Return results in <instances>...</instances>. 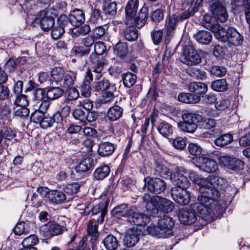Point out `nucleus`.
I'll return each mask as SVG.
<instances>
[{
	"mask_svg": "<svg viewBox=\"0 0 250 250\" xmlns=\"http://www.w3.org/2000/svg\"><path fill=\"white\" fill-rule=\"evenodd\" d=\"M139 232L136 229H132L128 230L124 241L125 244L128 247L134 246L140 239Z\"/></svg>",
	"mask_w": 250,
	"mask_h": 250,
	"instance_id": "obj_22",
	"label": "nucleus"
},
{
	"mask_svg": "<svg viewBox=\"0 0 250 250\" xmlns=\"http://www.w3.org/2000/svg\"><path fill=\"white\" fill-rule=\"evenodd\" d=\"M110 167L107 165L101 166L97 168L94 172V178L97 180H103L110 173Z\"/></svg>",
	"mask_w": 250,
	"mask_h": 250,
	"instance_id": "obj_38",
	"label": "nucleus"
},
{
	"mask_svg": "<svg viewBox=\"0 0 250 250\" xmlns=\"http://www.w3.org/2000/svg\"><path fill=\"white\" fill-rule=\"evenodd\" d=\"M178 99L180 102L186 104H196L200 101V97L196 94L182 93L178 95Z\"/></svg>",
	"mask_w": 250,
	"mask_h": 250,
	"instance_id": "obj_32",
	"label": "nucleus"
},
{
	"mask_svg": "<svg viewBox=\"0 0 250 250\" xmlns=\"http://www.w3.org/2000/svg\"><path fill=\"white\" fill-rule=\"evenodd\" d=\"M150 220L149 216L137 212L134 208L133 213H131V216L129 217L128 222L137 226H143L148 223Z\"/></svg>",
	"mask_w": 250,
	"mask_h": 250,
	"instance_id": "obj_20",
	"label": "nucleus"
},
{
	"mask_svg": "<svg viewBox=\"0 0 250 250\" xmlns=\"http://www.w3.org/2000/svg\"><path fill=\"white\" fill-rule=\"evenodd\" d=\"M233 140L231 134L226 133L217 137L214 141V144L217 146L223 147L230 144Z\"/></svg>",
	"mask_w": 250,
	"mask_h": 250,
	"instance_id": "obj_37",
	"label": "nucleus"
},
{
	"mask_svg": "<svg viewBox=\"0 0 250 250\" xmlns=\"http://www.w3.org/2000/svg\"><path fill=\"white\" fill-rule=\"evenodd\" d=\"M171 195L173 199L180 205H187L190 200V193L187 190L178 188H173L171 189Z\"/></svg>",
	"mask_w": 250,
	"mask_h": 250,
	"instance_id": "obj_13",
	"label": "nucleus"
},
{
	"mask_svg": "<svg viewBox=\"0 0 250 250\" xmlns=\"http://www.w3.org/2000/svg\"><path fill=\"white\" fill-rule=\"evenodd\" d=\"M194 37L199 43L205 45L208 44L212 38L211 32L205 30H199L194 35Z\"/></svg>",
	"mask_w": 250,
	"mask_h": 250,
	"instance_id": "obj_27",
	"label": "nucleus"
},
{
	"mask_svg": "<svg viewBox=\"0 0 250 250\" xmlns=\"http://www.w3.org/2000/svg\"><path fill=\"white\" fill-rule=\"evenodd\" d=\"M115 98L113 92L105 91L103 93L99 98L98 101L100 104H110L112 103Z\"/></svg>",
	"mask_w": 250,
	"mask_h": 250,
	"instance_id": "obj_48",
	"label": "nucleus"
},
{
	"mask_svg": "<svg viewBox=\"0 0 250 250\" xmlns=\"http://www.w3.org/2000/svg\"><path fill=\"white\" fill-rule=\"evenodd\" d=\"M64 33L63 27L59 26L57 24L52 29L51 35L53 39L57 40L59 39Z\"/></svg>",
	"mask_w": 250,
	"mask_h": 250,
	"instance_id": "obj_64",
	"label": "nucleus"
},
{
	"mask_svg": "<svg viewBox=\"0 0 250 250\" xmlns=\"http://www.w3.org/2000/svg\"><path fill=\"white\" fill-rule=\"evenodd\" d=\"M175 222V220L172 217L164 215L159 220L157 226L148 227V231L152 235L158 237L167 238L173 235Z\"/></svg>",
	"mask_w": 250,
	"mask_h": 250,
	"instance_id": "obj_2",
	"label": "nucleus"
},
{
	"mask_svg": "<svg viewBox=\"0 0 250 250\" xmlns=\"http://www.w3.org/2000/svg\"><path fill=\"white\" fill-rule=\"evenodd\" d=\"M197 11V7H190L188 9L187 11H185L181 13L178 16V20L179 21H183L184 20L188 19L190 16H193L194 13Z\"/></svg>",
	"mask_w": 250,
	"mask_h": 250,
	"instance_id": "obj_61",
	"label": "nucleus"
},
{
	"mask_svg": "<svg viewBox=\"0 0 250 250\" xmlns=\"http://www.w3.org/2000/svg\"><path fill=\"white\" fill-rule=\"evenodd\" d=\"M232 4L235 11H245L246 21L250 24V0H234Z\"/></svg>",
	"mask_w": 250,
	"mask_h": 250,
	"instance_id": "obj_18",
	"label": "nucleus"
},
{
	"mask_svg": "<svg viewBox=\"0 0 250 250\" xmlns=\"http://www.w3.org/2000/svg\"><path fill=\"white\" fill-rule=\"evenodd\" d=\"M178 217L180 222L186 225L192 224L197 220L195 211L186 208L179 209Z\"/></svg>",
	"mask_w": 250,
	"mask_h": 250,
	"instance_id": "obj_15",
	"label": "nucleus"
},
{
	"mask_svg": "<svg viewBox=\"0 0 250 250\" xmlns=\"http://www.w3.org/2000/svg\"><path fill=\"white\" fill-rule=\"evenodd\" d=\"M34 110L32 112L30 115L31 121L37 124H39L42 121L43 117L45 116V113L34 107Z\"/></svg>",
	"mask_w": 250,
	"mask_h": 250,
	"instance_id": "obj_55",
	"label": "nucleus"
},
{
	"mask_svg": "<svg viewBox=\"0 0 250 250\" xmlns=\"http://www.w3.org/2000/svg\"><path fill=\"white\" fill-rule=\"evenodd\" d=\"M189 178L194 183L198 186L199 187L197 189L200 194L205 192L206 188H204V185L207 183L205 178L200 177L193 171L189 172Z\"/></svg>",
	"mask_w": 250,
	"mask_h": 250,
	"instance_id": "obj_28",
	"label": "nucleus"
},
{
	"mask_svg": "<svg viewBox=\"0 0 250 250\" xmlns=\"http://www.w3.org/2000/svg\"><path fill=\"white\" fill-rule=\"evenodd\" d=\"M103 20V17L99 10L97 9H92V13L89 18L91 22L96 23L99 21H102Z\"/></svg>",
	"mask_w": 250,
	"mask_h": 250,
	"instance_id": "obj_63",
	"label": "nucleus"
},
{
	"mask_svg": "<svg viewBox=\"0 0 250 250\" xmlns=\"http://www.w3.org/2000/svg\"><path fill=\"white\" fill-rule=\"evenodd\" d=\"M63 94V90L57 87H51L45 91L42 88H37L34 90V96L36 99L42 100L46 94L48 100H55L60 97Z\"/></svg>",
	"mask_w": 250,
	"mask_h": 250,
	"instance_id": "obj_10",
	"label": "nucleus"
},
{
	"mask_svg": "<svg viewBox=\"0 0 250 250\" xmlns=\"http://www.w3.org/2000/svg\"><path fill=\"white\" fill-rule=\"evenodd\" d=\"M163 36V30H154L151 33V38L153 42L155 45H158L161 42Z\"/></svg>",
	"mask_w": 250,
	"mask_h": 250,
	"instance_id": "obj_59",
	"label": "nucleus"
},
{
	"mask_svg": "<svg viewBox=\"0 0 250 250\" xmlns=\"http://www.w3.org/2000/svg\"><path fill=\"white\" fill-rule=\"evenodd\" d=\"M62 86L65 88H69L74 84L76 79L75 74L71 72L69 74H64Z\"/></svg>",
	"mask_w": 250,
	"mask_h": 250,
	"instance_id": "obj_54",
	"label": "nucleus"
},
{
	"mask_svg": "<svg viewBox=\"0 0 250 250\" xmlns=\"http://www.w3.org/2000/svg\"><path fill=\"white\" fill-rule=\"evenodd\" d=\"M144 187H147L149 191L154 194H160L166 188L167 184L162 179L159 178L146 177L144 180Z\"/></svg>",
	"mask_w": 250,
	"mask_h": 250,
	"instance_id": "obj_9",
	"label": "nucleus"
},
{
	"mask_svg": "<svg viewBox=\"0 0 250 250\" xmlns=\"http://www.w3.org/2000/svg\"><path fill=\"white\" fill-rule=\"evenodd\" d=\"M148 15V8L144 6L138 15L134 19V23L138 28H142L146 23Z\"/></svg>",
	"mask_w": 250,
	"mask_h": 250,
	"instance_id": "obj_24",
	"label": "nucleus"
},
{
	"mask_svg": "<svg viewBox=\"0 0 250 250\" xmlns=\"http://www.w3.org/2000/svg\"><path fill=\"white\" fill-rule=\"evenodd\" d=\"M216 123V120L214 119L211 118H206L202 116V120L200 121L199 126L203 129H210L215 127Z\"/></svg>",
	"mask_w": 250,
	"mask_h": 250,
	"instance_id": "obj_44",
	"label": "nucleus"
},
{
	"mask_svg": "<svg viewBox=\"0 0 250 250\" xmlns=\"http://www.w3.org/2000/svg\"><path fill=\"white\" fill-rule=\"evenodd\" d=\"M36 21L40 22L41 28L44 31L49 30L55 23L54 18L48 15L45 11H42L38 15Z\"/></svg>",
	"mask_w": 250,
	"mask_h": 250,
	"instance_id": "obj_17",
	"label": "nucleus"
},
{
	"mask_svg": "<svg viewBox=\"0 0 250 250\" xmlns=\"http://www.w3.org/2000/svg\"><path fill=\"white\" fill-rule=\"evenodd\" d=\"M103 9L105 14L109 16H114L117 13V3L110 2L107 6L104 5Z\"/></svg>",
	"mask_w": 250,
	"mask_h": 250,
	"instance_id": "obj_50",
	"label": "nucleus"
},
{
	"mask_svg": "<svg viewBox=\"0 0 250 250\" xmlns=\"http://www.w3.org/2000/svg\"><path fill=\"white\" fill-rule=\"evenodd\" d=\"M207 53L202 50H197L192 47H186L180 57L179 60L188 66L197 65L202 62Z\"/></svg>",
	"mask_w": 250,
	"mask_h": 250,
	"instance_id": "obj_3",
	"label": "nucleus"
},
{
	"mask_svg": "<svg viewBox=\"0 0 250 250\" xmlns=\"http://www.w3.org/2000/svg\"><path fill=\"white\" fill-rule=\"evenodd\" d=\"M134 208L129 207L127 204H122L116 206L112 210V214L116 218L122 219V218H126L127 220L129 221V217L133 213Z\"/></svg>",
	"mask_w": 250,
	"mask_h": 250,
	"instance_id": "obj_14",
	"label": "nucleus"
},
{
	"mask_svg": "<svg viewBox=\"0 0 250 250\" xmlns=\"http://www.w3.org/2000/svg\"><path fill=\"white\" fill-rule=\"evenodd\" d=\"M179 22L178 16L176 14L169 15L167 18L165 25L166 35L165 42L166 44L169 42L170 38L175 34L177 24Z\"/></svg>",
	"mask_w": 250,
	"mask_h": 250,
	"instance_id": "obj_12",
	"label": "nucleus"
},
{
	"mask_svg": "<svg viewBox=\"0 0 250 250\" xmlns=\"http://www.w3.org/2000/svg\"><path fill=\"white\" fill-rule=\"evenodd\" d=\"M99 224L95 221V224L89 223L87 226V232L89 235L92 236V239L96 240L98 236V225Z\"/></svg>",
	"mask_w": 250,
	"mask_h": 250,
	"instance_id": "obj_62",
	"label": "nucleus"
},
{
	"mask_svg": "<svg viewBox=\"0 0 250 250\" xmlns=\"http://www.w3.org/2000/svg\"><path fill=\"white\" fill-rule=\"evenodd\" d=\"M171 181L175 185L174 188H178L184 190H187V188L190 186V182L186 176H182L181 178H176L175 180Z\"/></svg>",
	"mask_w": 250,
	"mask_h": 250,
	"instance_id": "obj_43",
	"label": "nucleus"
},
{
	"mask_svg": "<svg viewBox=\"0 0 250 250\" xmlns=\"http://www.w3.org/2000/svg\"><path fill=\"white\" fill-rule=\"evenodd\" d=\"M39 243V239L36 235H31L25 238L22 242L23 247H34Z\"/></svg>",
	"mask_w": 250,
	"mask_h": 250,
	"instance_id": "obj_51",
	"label": "nucleus"
},
{
	"mask_svg": "<svg viewBox=\"0 0 250 250\" xmlns=\"http://www.w3.org/2000/svg\"><path fill=\"white\" fill-rule=\"evenodd\" d=\"M204 26L208 29L210 30L214 33L215 38L223 42H225L228 39V29L226 30L224 28L218 24H214L210 21L209 16L205 17Z\"/></svg>",
	"mask_w": 250,
	"mask_h": 250,
	"instance_id": "obj_7",
	"label": "nucleus"
},
{
	"mask_svg": "<svg viewBox=\"0 0 250 250\" xmlns=\"http://www.w3.org/2000/svg\"><path fill=\"white\" fill-rule=\"evenodd\" d=\"M115 147L112 143L108 142H102L99 146L98 153L102 157L108 156L113 153Z\"/></svg>",
	"mask_w": 250,
	"mask_h": 250,
	"instance_id": "obj_26",
	"label": "nucleus"
},
{
	"mask_svg": "<svg viewBox=\"0 0 250 250\" xmlns=\"http://www.w3.org/2000/svg\"><path fill=\"white\" fill-rule=\"evenodd\" d=\"M214 198H209L206 195L200 194L197 198V202L195 203L194 208L197 210V214L199 217L207 220L211 217V209L208 207L210 200H216Z\"/></svg>",
	"mask_w": 250,
	"mask_h": 250,
	"instance_id": "obj_6",
	"label": "nucleus"
},
{
	"mask_svg": "<svg viewBox=\"0 0 250 250\" xmlns=\"http://www.w3.org/2000/svg\"><path fill=\"white\" fill-rule=\"evenodd\" d=\"M124 36L125 39L128 41H136L138 37V31L133 26H127L124 30Z\"/></svg>",
	"mask_w": 250,
	"mask_h": 250,
	"instance_id": "obj_41",
	"label": "nucleus"
},
{
	"mask_svg": "<svg viewBox=\"0 0 250 250\" xmlns=\"http://www.w3.org/2000/svg\"><path fill=\"white\" fill-rule=\"evenodd\" d=\"M188 173L187 170L183 167H176L174 173L171 172L170 180H175L176 178H181L182 176H186Z\"/></svg>",
	"mask_w": 250,
	"mask_h": 250,
	"instance_id": "obj_60",
	"label": "nucleus"
},
{
	"mask_svg": "<svg viewBox=\"0 0 250 250\" xmlns=\"http://www.w3.org/2000/svg\"><path fill=\"white\" fill-rule=\"evenodd\" d=\"M188 73L195 79L203 80L206 78V72L197 68H192L189 69Z\"/></svg>",
	"mask_w": 250,
	"mask_h": 250,
	"instance_id": "obj_47",
	"label": "nucleus"
},
{
	"mask_svg": "<svg viewBox=\"0 0 250 250\" xmlns=\"http://www.w3.org/2000/svg\"><path fill=\"white\" fill-rule=\"evenodd\" d=\"M202 163L199 166L201 170L208 173H213L217 170L218 165L215 161L206 157L202 158Z\"/></svg>",
	"mask_w": 250,
	"mask_h": 250,
	"instance_id": "obj_25",
	"label": "nucleus"
},
{
	"mask_svg": "<svg viewBox=\"0 0 250 250\" xmlns=\"http://www.w3.org/2000/svg\"><path fill=\"white\" fill-rule=\"evenodd\" d=\"M164 17V10L162 9H157L152 12L150 18L152 21L158 23L161 21Z\"/></svg>",
	"mask_w": 250,
	"mask_h": 250,
	"instance_id": "obj_57",
	"label": "nucleus"
},
{
	"mask_svg": "<svg viewBox=\"0 0 250 250\" xmlns=\"http://www.w3.org/2000/svg\"><path fill=\"white\" fill-rule=\"evenodd\" d=\"M189 90L196 95L204 94L207 92V85L201 82H192L190 83L188 87Z\"/></svg>",
	"mask_w": 250,
	"mask_h": 250,
	"instance_id": "obj_31",
	"label": "nucleus"
},
{
	"mask_svg": "<svg viewBox=\"0 0 250 250\" xmlns=\"http://www.w3.org/2000/svg\"><path fill=\"white\" fill-rule=\"evenodd\" d=\"M51 84H58L62 82L64 76V72L61 67H55L50 72Z\"/></svg>",
	"mask_w": 250,
	"mask_h": 250,
	"instance_id": "obj_35",
	"label": "nucleus"
},
{
	"mask_svg": "<svg viewBox=\"0 0 250 250\" xmlns=\"http://www.w3.org/2000/svg\"><path fill=\"white\" fill-rule=\"evenodd\" d=\"M154 174L164 178L170 180L171 172L169 169L165 166L157 163L154 169Z\"/></svg>",
	"mask_w": 250,
	"mask_h": 250,
	"instance_id": "obj_39",
	"label": "nucleus"
},
{
	"mask_svg": "<svg viewBox=\"0 0 250 250\" xmlns=\"http://www.w3.org/2000/svg\"><path fill=\"white\" fill-rule=\"evenodd\" d=\"M66 99L64 100L65 103H67L70 101L76 100L79 96L78 90L74 87L69 88L65 94Z\"/></svg>",
	"mask_w": 250,
	"mask_h": 250,
	"instance_id": "obj_52",
	"label": "nucleus"
},
{
	"mask_svg": "<svg viewBox=\"0 0 250 250\" xmlns=\"http://www.w3.org/2000/svg\"><path fill=\"white\" fill-rule=\"evenodd\" d=\"M69 23L74 26H79L83 23L85 20V14L80 9L75 8L70 12Z\"/></svg>",
	"mask_w": 250,
	"mask_h": 250,
	"instance_id": "obj_19",
	"label": "nucleus"
},
{
	"mask_svg": "<svg viewBox=\"0 0 250 250\" xmlns=\"http://www.w3.org/2000/svg\"><path fill=\"white\" fill-rule=\"evenodd\" d=\"M182 122L178 124V127L182 131L188 133L194 132L200 124L202 116L194 113L186 112L182 115Z\"/></svg>",
	"mask_w": 250,
	"mask_h": 250,
	"instance_id": "obj_5",
	"label": "nucleus"
},
{
	"mask_svg": "<svg viewBox=\"0 0 250 250\" xmlns=\"http://www.w3.org/2000/svg\"><path fill=\"white\" fill-rule=\"evenodd\" d=\"M138 7V0H129L125 7L126 18L132 19L136 15Z\"/></svg>",
	"mask_w": 250,
	"mask_h": 250,
	"instance_id": "obj_33",
	"label": "nucleus"
},
{
	"mask_svg": "<svg viewBox=\"0 0 250 250\" xmlns=\"http://www.w3.org/2000/svg\"><path fill=\"white\" fill-rule=\"evenodd\" d=\"M107 204L100 203L92 208L90 210L87 207L85 208L84 213L86 215L91 211L93 215L100 214L99 217L96 219V222L98 224L102 223L104 220V216L107 211Z\"/></svg>",
	"mask_w": 250,
	"mask_h": 250,
	"instance_id": "obj_16",
	"label": "nucleus"
},
{
	"mask_svg": "<svg viewBox=\"0 0 250 250\" xmlns=\"http://www.w3.org/2000/svg\"><path fill=\"white\" fill-rule=\"evenodd\" d=\"M48 199L50 202L58 204L62 203L66 199L65 193L58 190H51L48 194Z\"/></svg>",
	"mask_w": 250,
	"mask_h": 250,
	"instance_id": "obj_29",
	"label": "nucleus"
},
{
	"mask_svg": "<svg viewBox=\"0 0 250 250\" xmlns=\"http://www.w3.org/2000/svg\"><path fill=\"white\" fill-rule=\"evenodd\" d=\"M211 87L216 91H224L227 89L228 84L224 79L217 80L212 83Z\"/></svg>",
	"mask_w": 250,
	"mask_h": 250,
	"instance_id": "obj_45",
	"label": "nucleus"
},
{
	"mask_svg": "<svg viewBox=\"0 0 250 250\" xmlns=\"http://www.w3.org/2000/svg\"><path fill=\"white\" fill-rule=\"evenodd\" d=\"M210 10L217 21L223 23L228 20L229 14L225 7L220 2H213L210 6Z\"/></svg>",
	"mask_w": 250,
	"mask_h": 250,
	"instance_id": "obj_11",
	"label": "nucleus"
},
{
	"mask_svg": "<svg viewBox=\"0 0 250 250\" xmlns=\"http://www.w3.org/2000/svg\"><path fill=\"white\" fill-rule=\"evenodd\" d=\"M205 180L207 183L204 185V188H206V189L202 194L208 195L209 198H219L221 193L218 189H223L225 188V180L214 175L208 176L205 178Z\"/></svg>",
	"mask_w": 250,
	"mask_h": 250,
	"instance_id": "obj_4",
	"label": "nucleus"
},
{
	"mask_svg": "<svg viewBox=\"0 0 250 250\" xmlns=\"http://www.w3.org/2000/svg\"><path fill=\"white\" fill-rule=\"evenodd\" d=\"M227 41L229 43L234 46L241 45L243 41V37L235 29L232 27L228 28Z\"/></svg>",
	"mask_w": 250,
	"mask_h": 250,
	"instance_id": "obj_21",
	"label": "nucleus"
},
{
	"mask_svg": "<svg viewBox=\"0 0 250 250\" xmlns=\"http://www.w3.org/2000/svg\"><path fill=\"white\" fill-rule=\"evenodd\" d=\"M38 101L40 100L37 102L38 104L34 106V107L37 108L38 110L42 111V113H45L50 105V101L49 100H37Z\"/></svg>",
	"mask_w": 250,
	"mask_h": 250,
	"instance_id": "obj_56",
	"label": "nucleus"
},
{
	"mask_svg": "<svg viewBox=\"0 0 250 250\" xmlns=\"http://www.w3.org/2000/svg\"><path fill=\"white\" fill-rule=\"evenodd\" d=\"M106 250H116L119 246L117 238L113 235H107L102 242Z\"/></svg>",
	"mask_w": 250,
	"mask_h": 250,
	"instance_id": "obj_30",
	"label": "nucleus"
},
{
	"mask_svg": "<svg viewBox=\"0 0 250 250\" xmlns=\"http://www.w3.org/2000/svg\"><path fill=\"white\" fill-rule=\"evenodd\" d=\"M94 165V162L92 158L86 157L76 166V170L79 172H85L91 168Z\"/></svg>",
	"mask_w": 250,
	"mask_h": 250,
	"instance_id": "obj_34",
	"label": "nucleus"
},
{
	"mask_svg": "<svg viewBox=\"0 0 250 250\" xmlns=\"http://www.w3.org/2000/svg\"><path fill=\"white\" fill-rule=\"evenodd\" d=\"M66 230L64 226L59 224L49 222L40 228V232L46 238H50L53 236L61 234Z\"/></svg>",
	"mask_w": 250,
	"mask_h": 250,
	"instance_id": "obj_8",
	"label": "nucleus"
},
{
	"mask_svg": "<svg viewBox=\"0 0 250 250\" xmlns=\"http://www.w3.org/2000/svg\"><path fill=\"white\" fill-rule=\"evenodd\" d=\"M123 111V107L117 104L116 103L113 106L108 109L107 111L106 116L109 120L116 121L122 117Z\"/></svg>",
	"mask_w": 250,
	"mask_h": 250,
	"instance_id": "obj_23",
	"label": "nucleus"
},
{
	"mask_svg": "<svg viewBox=\"0 0 250 250\" xmlns=\"http://www.w3.org/2000/svg\"><path fill=\"white\" fill-rule=\"evenodd\" d=\"M122 80L125 87H131L136 82L137 76L135 74L129 72L122 75Z\"/></svg>",
	"mask_w": 250,
	"mask_h": 250,
	"instance_id": "obj_40",
	"label": "nucleus"
},
{
	"mask_svg": "<svg viewBox=\"0 0 250 250\" xmlns=\"http://www.w3.org/2000/svg\"><path fill=\"white\" fill-rule=\"evenodd\" d=\"M157 130L164 137H167L172 134L173 127L168 123L162 121L157 125Z\"/></svg>",
	"mask_w": 250,
	"mask_h": 250,
	"instance_id": "obj_36",
	"label": "nucleus"
},
{
	"mask_svg": "<svg viewBox=\"0 0 250 250\" xmlns=\"http://www.w3.org/2000/svg\"><path fill=\"white\" fill-rule=\"evenodd\" d=\"M80 185L77 183L67 184L63 188L64 191L70 195L76 194L79 191Z\"/></svg>",
	"mask_w": 250,
	"mask_h": 250,
	"instance_id": "obj_58",
	"label": "nucleus"
},
{
	"mask_svg": "<svg viewBox=\"0 0 250 250\" xmlns=\"http://www.w3.org/2000/svg\"><path fill=\"white\" fill-rule=\"evenodd\" d=\"M93 88L96 91H105L110 87V83L108 80L103 79L93 83Z\"/></svg>",
	"mask_w": 250,
	"mask_h": 250,
	"instance_id": "obj_46",
	"label": "nucleus"
},
{
	"mask_svg": "<svg viewBox=\"0 0 250 250\" xmlns=\"http://www.w3.org/2000/svg\"><path fill=\"white\" fill-rule=\"evenodd\" d=\"M114 53L120 58L126 56L128 52V46L125 43L119 42L117 43L114 49Z\"/></svg>",
	"mask_w": 250,
	"mask_h": 250,
	"instance_id": "obj_42",
	"label": "nucleus"
},
{
	"mask_svg": "<svg viewBox=\"0 0 250 250\" xmlns=\"http://www.w3.org/2000/svg\"><path fill=\"white\" fill-rule=\"evenodd\" d=\"M146 197L150 198L149 201L146 202V207L147 212L152 216L159 217V211L170 212L174 208L173 203L164 198L155 196L150 198L148 195Z\"/></svg>",
	"mask_w": 250,
	"mask_h": 250,
	"instance_id": "obj_1",
	"label": "nucleus"
},
{
	"mask_svg": "<svg viewBox=\"0 0 250 250\" xmlns=\"http://www.w3.org/2000/svg\"><path fill=\"white\" fill-rule=\"evenodd\" d=\"M243 162L238 159L231 157L228 168L234 171H237L243 169Z\"/></svg>",
	"mask_w": 250,
	"mask_h": 250,
	"instance_id": "obj_49",
	"label": "nucleus"
},
{
	"mask_svg": "<svg viewBox=\"0 0 250 250\" xmlns=\"http://www.w3.org/2000/svg\"><path fill=\"white\" fill-rule=\"evenodd\" d=\"M14 112L15 116L24 118L28 116L29 109L26 106L21 107L15 105L14 108Z\"/></svg>",
	"mask_w": 250,
	"mask_h": 250,
	"instance_id": "obj_53",
	"label": "nucleus"
}]
</instances>
